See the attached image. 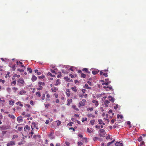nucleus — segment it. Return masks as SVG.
<instances>
[{"label": "nucleus", "instance_id": "58836bf2", "mask_svg": "<svg viewBox=\"0 0 146 146\" xmlns=\"http://www.w3.org/2000/svg\"><path fill=\"white\" fill-rule=\"evenodd\" d=\"M45 95L44 94H43L42 95V96L41 97L42 100H44L45 99Z\"/></svg>", "mask_w": 146, "mask_h": 146}, {"label": "nucleus", "instance_id": "e2e57ef3", "mask_svg": "<svg viewBox=\"0 0 146 146\" xmlns=\"http://www.w3.org/2000/svg\"><path fill=\"white\" fill-rule=\"evenodd\" d=\"M51 90L52 91H54V92H56V90H57V89H56V88H54V91L53 89L52 88Z\"/></svg>", "mask_w": 146, "mask_h": 146}, {"label": "nucleus", "instance_id": "09e8293b", "mask_svg": "<svg viewBox=\"0 0 146 146\" xmlns=\"http://www.w3.org/2000/svg\"><path fill=\"white\" fill-rule=\"evenodd\" d=\"M103 75L106 77H108V76L107 73H104L103 74Z\"/></svg>", "mask_w": 146, "mask_h": 146}, {"label": "nucleus", "instance_id": "5fc2aeb1", "mask_svg": "<svg viewBox=\"0 0 146 146\" xmlns=\"http://www.w3.org/2000/svg\"><path fill=\"white\" fill-rule=\"evenodd\" d=\"M65 144H66V146H70L69 145H70V143L68 142H65Z\"/></svg>", "mask_w": 146, "mask_h": 146}, {"label": "nucleus", "instance_id": "49530a36", "mask_svg": "<svg viewBox=\"0 0 146 146\" xmlns=\"http://www.w3.org/2000/svg\"><path fill=\"white\" fill-rule=\"evenodd\" d=\"M65 80H66L67 81H69V80H70V78H68V77H65L64 78Z\"/></svg>", "mask_w": 146, "mask_h": 146}, {"label": "nucleus", "instance_id": "dca6fc26", "mask_svg": "<svg viewBox=\"0 0 146 146\" xmlns=\"http://www.w3.org/2000/svg\"><path fill=\"white\" fill-rule=\"evenodd\" d=\"M109 90H111L112 91L113 90V89H112V88L111 86H107V89H106V90L108 91Z\"/></svg>", "mask_w": 146, "mask_h": 146}, {"label": "nucleus", "instance_id": "ea45409f", "mask_svg": "<svg viewBox=\"0 0 146 146\" xmlns=\"http://www.w3.org/2000/svg\"><path fill=\"white\" fill-rule=\"evenodd\" d=\"M45 77V76L44 75H42L41 76H38L39 78L43 79Z\"/></svg>", "mask_w": 146, "mask_h": 146}, {"label": "nucleus", "instance_id": "2eb2a0df", "mask_svg": "<svg viewBox=\"0 0 146 146\" xmlns=\"http://www.w3.org/2000/svg\"><path fill=\"white\" fill-rule=\"evenodd\" d=\"M104 102L106 106H108V104L110 103V101L109 100H105Z\"/></svg>", "mask_w": 146, "mask_h": 146}, {"label": "nucleus", "instance_id": "5701e85b", "mask_svg": "<svg viewBox=\"0 0 146 146\" xmlns=\"http://www.w3.org/2000/svg\"><path fill=\"white\" fill-rule=\"evenodd\" d=\"M115 140H113L112 141H111V142H109V143H107V146H110V145L112 143H113L114 141H115Z\"/></svg>", "mask_w": 146, "mask_h": 146}, {"label": "nucleus", "instance_id": "393cba45", "mask_svg": "<svg viewBox=\"0 0 146 146\" xmlns=\"http://www.w3.org/2000/svg\"><path fill=\"white\" fill-rule=\"evenodd\" d=\"M72 108L73 109L76 110L77 111H78L79 110V109H78V108H77L76 107V106H74V105L72 106Z\"/></svg>", "mask_w": 146, "mask_h": 146}, {"label": "nucleus", "instance_id": "6e6552de", "mask_svg": "<svg viewBox=\"0 0 146 146\" xmlns=\"http://www.w3.org/2000/svg\"><path fill=\"white\" fill-rule=\"evenodd\" d=\"M87 131L88 133H91L93 132L94 130L92 128L89 129V128H88L87 129Z\"/></svg>", "mask_w": 146, "mask_h": 146}, {"label": "nucleus", "instance_id": "13d9d810", "mask_svg": "<svg viewBox=\"0 0 146 146\" xmlns=\"http://www.w3.org/2000/svg\"><path fill=\"white\" fill-rule=\"evenodd\" d=\"M20 75H17L16 74H15L14 75V77H17V78H19L20 77Z\"/></svg>", "mask_w": 146, "mask_h": 146}, {"label": "nucleus", "instance_id": "20e7f679", "mask_svg": "<svg viewBox=\"0 0 146 146\" xmlns=\"http://www.w3.org/2000/svg\"><path fill=\"white\" fill-rule=\"evenodd\" d=\"M17 121H18L19 123L20 122H22L23 121V118L21 116H19L17 117Z\"/></svg>", "mask_w": 146, "mask_h": 146}, {"label": "nucleus", "instance_id": "412c9836", "mask_svg": "<svg viewBox=\"0 0 146 146\" xmlns=\"http://www.w3.org/2000/svg\"><path fill=\"white\" fill-rule=\"evenodd\" d=\"M38 85H40L41 86H44L45 85V83L44 82H38Z\"/></svg>", "mask_w": 146, "mask_h": 146}, {"label": "nucleus", "instance_id": "72a5a7b5", "mask_svg": "<svg viewBox=\"0 0 146 146\" xmlns=\"http://www.w3.org/2000/svg\"><path fill=\"white\" fill-rule=\"evenodd\" d=\"M9 104L10 105H13L14 104V102L13 101H9Z\"/></svg>", "mask_w": 146, "mask_h": 146}, {"label": "nucleus", "instance_id": "aec40b11", "mask_svg": "<svg viewBox=\"0 0 146 146\" xmlns=\"http://www.w3.org/2000/svg\"><path fill=\"white\" fill-rule=\"evenodd\" d=\"M60 80L58 79L56 81V83L55 84V86H57L60 84Z\"/></svg>", "mask_w": 146, "mask_h": 146}, {"label": "nucleus", "instance_id": "69168bd1", "mask_svg": "<svg viewBox=\"0 0 146 146\" xmlns=\"http://www.w3.org/2000/svg\"><path fill=\"white\" fill-rule=\"evenodd\" d=\"M86 90L84 89H83L82 90V92L83 93H85Z\"/></svg>", "mask_w": 146, "mask_h": 146}, {"label": "nucleus", "instance_id": "a211bd4d", "mask_svg": "<svg viewBox=\"0 0 146 146\" xmlns=\"http://www.w3.org/2000/svg\"><path fill=\"white\" fill-rule=\"evenodd\" d=\"M8 115L9 117L12 118L13 119H14L15 118L13 114H9Z\"/></svg>", "mask_w": 146, "mask_h": 146}, {"label": "nucleus", "instance_id": "423d86ee", "mask_svg": "<svg viewBox=\"0 0 146 146\" xmlns=\"http://www.w3.org/2000/svg\"><path fill=\"white\" fill-rule=\"evenodd\" d=\"M66 94L67 96L69 97L70 96V92L69 89H68L66 90Z\"/></svg>", "mask_w": 146, "mask_h": 146}, {"label": "nucleus", "instance_id": "c9c22d12", "mask_svg": "<svg viewBox=\"0 0 146 146\" xmlns=\"http://www.w3.org/2000/svg\"><path fill=\"white\" fill-rule=\"evenodd\" d=\"M78 146H81L83 144V143L82 142L79 141L78 143Z\"/></svg>", "mask_w": 146, "mask_h": 146}, {"label": "nucleus", "instance_id": "603ef678", "mask_svg": "<svg viewBox=\"0 0 146 146\" xmlns=\"http://www.w3.org/2000/svg\"><path fill=\"white\" fill-rule=\"evenodd\" d=\"M49 106H50V104H47L45 105V107L46 108H48V107Z\"/></svg>", "mask_w": 146, "mask_h": 146}, {"label": "nucleus", "instance_id": "3c124183", "mask_svg": "<svg viewBox=\"0 0 146 146\" xmlns=\"http://www.w3.org/2000/svg\"><path fill=\"white\" fill-rule=\"evenodd\" d=\"M61 123V122L60 121H59V120H58V122L57 123V126H59Z\"/></svg>", "mask_w": 146, "mask_h": 146}, {"label": "nucleus", "instance_id": "bb28decb", "mask_svg": "<svg viewBox=\"0 0 146 146\" xmlns=\"http://www.w3.org/2000/svg\"><path fill=\"white\" fill-rule=\"evenodd\" d=\"M111 82L110 81H109L106 82H105L102 84V85H108L109 84L111 83Z\"/></svg>", "mask_w": 146, "mask_h": 146}, {"label": "nucleus", "instance_id": "4c0bfd02", "mask_svg": "<svg viewBox=\"0 0 146 146\" xmlns=\"http://www.w3.org/2000/svg\"><path fill=\"white\" fill-rule=\"evenodd\" d=\"M117 117L118 118H120L121 119H122L123 118V116L122 115H119L118 114L117 115Z\"/></svg>", "mask_w": 146, "mask_h": 146}, {"label": "nucleus", "instance_id": "f8f14e48", "mask_svg": "<svg viewBox=\"0 0 146 146\" xmlns=\"http://www.w3.org/2000/svg\"><path fill=\"white\" fill-rule=\"evenodd\" d=\"M108 98L110 101H111L112 102H114V98L111 96H110L108 97Z\"/></svg>", "mask_w": 146, "mask_h": 146}, {"label": "nucleus", "instance_id": "1a4fd4ad", "mask_svg": "<svg viewBox=\"0 0 146 146\" xmlns=\"http://www.w3.org/2000/svg\"><path fill=\"white\" fill-rule=\"evenodd\" d=\"M37 77L34 75H32V77L31 78V80L32 81L34 82L36 81L37 79Z\"/></svg>", "mask_w": 146, "mask_h": 146}, {"label": "nucleus", "instance_id": "79ce46f5", "mask_svg": "<svg viewBox=\"0 0 146 146\" xmlns=\"http://www.w3.org/2000/svg\"><path fill=\"white\" fill-rule=\"evenodd\" d=\"M16 84V80H14L11 83V85L13 84L14 85H15Z\"/></svg>", "mask_w": 146, "mask_h": 146}, {"label": "nucleus", "instance_id": "de8ad7c7", "mask_svg": "<svg viewBox=\"0 0 146 146\" xmlns=\"http://www.w3.org/2000/svg\"><path fill=\"white\" fill-rule=\"evenodd\" d=\"M17 65H19V64L22 65L23 64V63L21 62H17Z\"/></svg>", "mask_w": 146, "mask_h": 146}, {"label": "nucleus", "instance_id": "4d7b16f0", "mask_svg": "<svg viewBox=\"0 0 146 146\" xmlns=\"http://www.w3.org/2000/svg\"><path fill=\"white\" fill-rule=\"evenodd\" d=\"M118 104H116L115 106L114 107V108L116 110L118 108Z\"/></svg>", "mask_w": 146, "mask_h": 146}, {"label": "nucleus", "instance_id": "6e6d98bb", "mask_svg": "<svg viewBox=\"0 0 146 146\" xmlns=\"http://www.w3.org/2000/svg\"><path fill=\"white\" fill-rule=\"evenodd\" d=\"M105 135V133H103L102 135L101 134H100V133L99 134V135L100 137H104V135Z\"/></svg>", "mask_w": 146, "mask_h": 146}, {"label": "nucleus", "instance_id": "9d476101", "mask_svg": "<svg viewBox=\"0 0 146 146\" xmlns=\"http://www.w3.org/2000/svg\"><path fill=\"white\" fill-rule=\"evenodd\" d=\"M26 93V92L22 89L21 91H20L19 92V94L21 95H23V94H25Z\"/></svg>", "mask_w": 146, "mask_h": 146}, {"label": "nucleus", "instance_id": "a878e982", "mask_svg": "<svg viewBox=\"0 0 146 146\" xmlns=\"http://www.w3.org/2000/svg\"><path fill=\"white\" fill-rule=\"evenodd\" d=\"M99 131L101 133H105V134L106 133V132H105V130L103 129H100Z\"/></svg>", "mask_w": 146, "mask_h": 146}, {"label": "nucleus", "instance_id": "774afa93", "mask_svg": "<svg viewBox=\"0 0 146 146\" xmlns=\"http://www.w3.org/2000/svg\"><path fill=\"white\" fill-rule=\"evenodd\" d=\"M69 76L72 78H73L74 77V75H72V74H70V75H69Z\"/></svg>", "mask_w": 146, "mask_h": 146}, {"label": "nucleus", "instance_id": "c85d7f7f", "mask_svg": "<svg viewBox=\"0 0 146 146\" xmlns=\"http://www.w3.org/2000/svg\"><path fill=\"white\" fill-rule=\"evenodd\" d=\"M39 87L37 89L38 90H42V89L43 87L42 86L40 85H39Z\"/></svg>", "mask_w": 146, "mask_h": 146}, {"label": "nucleus", "instance_id": "a18cd8bd", "mask_svg": "<svg viewBox=\"0 0 146 146\" xmlns=\"http://www.w3.org/2000/svg\"><path fill=\"white\" fill-rule=\"evenodd\" d=\"M82 71H85L86 72H88V69L87 68H84L83 69H82Z\"/></svg>", "mask_w": 146, "mask_h": 146}, {"label": "nucleus", "instance_id": "ddd939ff", "mask_svg": "<svg viewBox=\"0 0 146 146\" xmlns=\"http://www.w3.org/2000/svg\"><path fill=\"white\" fill-rule=\"evenodd\" d=\"M68 103L67 105L69 106L70 104L72 102V99H69L67 100Z\"/></svg>", "mask_w": 146, "mask_h": 146}, {"label": "nucleus", "instance_id": "39448f33", "mask_svg": "<svg viewBox=\"0 0 146 146\" xmlns=\"http://www.w3.org/2000/svg\"><path fill=\"white\" fill-rule=\"evenodd\" d=\"M92 103L94 104L95 106H97L98 105V101H96L95 100H92Z\"/></svg>", "mask_w": 146, "mask_h": 146}, {"label": "nucleus", "instance_id": "e433bc0d", "mask_svg": "<svg viewBox=\"0 0 146 146\" xmlns=\"http://www.w3.org/2000/svg\"><path fill=\"white\" fill-rule=\"evenodd\" d=\"M81 74V77L84 78H85L86 76V75L85 74H84L83 73H82Z\"/></svg>", "mask_w": 146, "mask_h": 146}, {"label": "nucleus", "instance_id": "0eeeda50", "mask_svg": "<svg viewBox=\"0 0 146 146\" xmlns=\"http://www.w3.org/2000/svg\"><path fill=\"white\" fill-rule=\"evenodd\" d=\"M24 129L25 131H26V130L29 131L30 129V128L29 126L28 125H26Z\"/></svg>", "mask_w": 146, "mask_h": 146}, {"label": "nucleus", "instance_id": "bf43d9fd", "mask_svg": "<svg viewBox=\"0 0 146 146\" xmlns=\"http://www.w3.org/2000/svg\"><path fill=\"white\" fill-rule=\"evenodd\" d=\"M110 139V135H109L108 136L106 137V139Z\"/></svg>", "mask_w": 146, "mask_h": 146}, {"label": "nucleus", "instance_id": "cd10ccee", "mask_svg": "<svg viewBox=\"0 0 146 146\" xmlns=\"http://www.w3.org/2000/svg\"><path fill=\"white\" fill-rule=\"evenodd\" d=\"M27 70L29 71L30 73H31L32 72V70L30 68H28L27 69Z\"/></svg>", "mask_w": 146, "mask_h": 146}, {"label": "nucleus", "instance_id": "37998d69", "mask_svg": "<svg viewBox=\"0 0 146 146\" xmlns=\"http://www.w3.org/2000/svg\"><path fill=\"white\" fill-rule=\"evenodd\" d=\"M99 138L98 137H95L93 138V140L94 141H95L97 139H98Z\"/></svg>", "mask_w": 146, "mask_h": 146}, {"label": "nucleus", "instance_id": "473e14b6", "mask_svg": "<svg viewBox=\"0 0 146 146\" xmlns=\"http://www.w3.org/2000/svg\"><path fill=\"white\" fill-rule=\"evenodd\" d=\"M87 111H88L89 110H90V111H92L93 110V108H89L87 109Z\"/></svg>", "mask_w": 146, "mask_h": 146}, {"label": "nucleus", "instance_id": "864d4df0", "mask_svg": "<svg viewBox=\"0 0 146 146\" xmlns=\"http://www.w3.org/2000/svg\"><path fill=\"white\" fill-rule=\"evenodd\" d=\"M12 68L13 70H15V65L14 64H13L12 65Z\"/></svg>", "mask_w": 146, "mask_h": 146}, {"label": "nucleus", "instance_id": "f704fd0d", "mask_svg": "<svg viewBox=\"0 0 146 146\" xmlns=\"http://www.w3.org/2000/svg\"><path fill=\"white\" fill-rule=\"evenodd\" d=\"M77 129V127L76 126L74 127L73 128L72 127H70L69 129H72L73 131H74L75 130Z\"/></svg>", "mask_w": 146, "mask_h": 146}, {"label": "nucleus", "instance_id": "7c9ffc66", "mask_svg": "<svg viewBox=\"0 0 146 146\" xmlns=\"http://www.w3.org/2000/svg\"><path fill=\"white\" fill-rule=\"evenodd\" d=\"M36 94L37 96L38 97H40L41 96V95L40 92H38L36 93Z\"/></svg>", "mask_w": 146, "mask_h": 146}, {"label": "nucleus", "instance_id": "f3484780", "mask_svg": "<svg viewBox=\"0 0 146 146\" xmlns=\"http://www.w3.org/2000/svg\"><path fill=\"white\" fill-rule=\"evenodd\" d=\"M84 88H86V89H91V88L90 87H89L88 86V85L87 84H85V85L84 86Z\"/></svg>", "mask_w": 146, "mask_h": 146}, {"label": "nucleus", "instance_id": "680f3d73", "mask_svg": "<svg viewBox=\"0 0 146 146\" xmlns=\"http://www.w3.org/2000/svg\"><path fill=\"white\" fill-rule=\"evenodd\" d=\"M0 82H1L3 84H4L5 83V81L4 80H2L1 79L0 80Z\"/></svg>", "mask_w": 146, "mask_h": 146}, {"label": "nucleus", "instance_id": "8fccbe9b", "mask_svg": "<svg viewBox=\"0 0 146 146\" xmlns=\"http://www.w3.org/2000/svg\"><path fill=\"white\" fill-rule=\"evenodd\" d=\"M138 141H142V137L141 136L140 137H139L138 139Z\"/></svg>", "mask_w": 146, "mask_h": 146}, {"label": "nucleus", "instance_id": "4468645a", "mask_svg": "<svg viewBox=\"0 0 146 146\" xmlns=\"http://www.w3.org/2000/svg\"><path fill=\"white\" fill-rule=\"evenodd\" d=\"M99 123L100 124H102L103 125H105V123L103 122L102 120V119H99L98 120Z\"/></svg>", "mask_w": 146, "mask_h": 146}, {"label": "nucleus", "instance_id": "0e129e2a", "mask_svg": "<svg viewBox=\"0 0 146 146\" xmlns=\"http://www.w3.org/2000/svg\"><path fill=\"white\" fill-rule=\"evenodd\" d=\"M32 124L35 127L37 125L36 123H35V122H33Z\"/></svg>", "mask_w": 146, "mask_h": 146}, {"label": "nucleus", "instance_id": "f257e3e1", "mask_svg": "<svg viewBox=\"0 0 146 146\" xmlns=\"http://www.w3.org/2000/svg\"><path fill=\"white\" fill-rule=\"evenodd\" d=\"M17 82V85L19 86H21L22 85H23L22 84L24 83V81L23 79L21 78L18 79Z\"/></svg>", "mask_w": 146, "mask_h": 146}, {"label": "nucleus", "instance_id": "a19ab883", "mask_svg": "<svg viewBox=\"0 0 146 146\" xmlns=\"http://www.w3.org/2000/svg\"><path fill=\"white\" fill-rule=\"evenodd\" d=\"M17 137H18L17 135H14L13 136V138H12V139H14L15 138H17Z\"/></svg>", "mask_w": 146, "mask_h": 146}, {"label": "nucleus", "instance_id": "9b49d317", "mask_svg": "<svg viewBox=\"0 0 146 146\" xmlns=\"http://www.w3.org/2000/svg\"><path fill=\"white\" fill-rule=\"evenodd\" d=\"M79 96L80 97L83 98L84 96L85 98H86V97L87 96V94H83L82 95L79 94Z\"/></svg>", "mask_w": 146, "mask_h": 146}, {"label": "nucleus", "instance_id": "c756f323", "mask_svg": "<svg viewBox=\"0 0 146 146\" xmlns=\"http://www.w3.org/2000/svg\"><path fill=\"white\" fill-rule=\"evenodd\" d=\"M16 104L17 105L19 104V105L21 107L23 106V105L21 103V102H17Z\"/></svg>", "mask_w": 146, "mask_h": 146}, {"label": "nucleus", "instance_id": "4be33fe9", "mask_svg": "<svg viewBox=\"0 0 146 146\" xmlns=\"http://www.w3.org/2000/svg\"><path fill=\"white\" fill-rule=\"evenodd\" d=\"M98 72H99V71L94 70L92 71V73L94 75H95L97 74Z\"/></svg>", "mask_w": 146, "mask_h": 146}, {"label": "nucleus", "instance_id": "f03ea898", "mask_svg": "<svg viewBox=\"0 0 146 146\" xmlns=\"http://www.w3.org/2000/svg\"><path fill=\"white\" fill-rule=\"evenodd\" d=\"M86 100L85 99H83L82 101H80L78 104V106L79 107L81 106H84L85 105V103Z\"/></svg>", "mask_w": 146, "mask_h": 146}, {"label": "nucleus", "instance_id": "b1692460", "mask_svg": "<svg viewBox=\"0 0 146 146\" xmlns=\"http://www.w3.org/2000/svg\"><path fill=\"white\" fill-rule=\"evenodd\" d=\"M12 90H13V92H15L18 90V89L17 88L14 87L12 88Z\"/></svg>", "mask_w": 146, "mask_h": 146}, {"label": "nucleus", "instance_id": "6ab92c4d", "mask_svg": "<svg viewBox=\"0 0 146 146\" xmlns=\"http://www.w3.org/2000/svg\"><path fill=\"white\" fill-rule=\"evenodd\" d=\"M71 89L72 91H74L75 92H77V90L76 89V87L74 86V87H72L71 88Z\"/></svg>", "mask_w": 146, "mask_h": 146}, {"label": "nucleus", "instance_id": "7ed1b4c3", "mask_svg": "<svg viewBox=\"0 0 146 146\" xmlns=\"http://www.w3.org/2000/svg\"><path fill=\"white\" fill-rule=\"evenodd\" d=\"M15 144V143L14 141H9L7 143V146H10L11 145H14Z\"/></svg>", "mask_w": 146, "mask_h": 146}, {"label": "nucleus", "instance_id": "052dcab7", "mask_svg": "<svg viewBox=\"0 0 146 146\" xmlns=\"http://www.w3.org/2000/svg\"><path fill=\"white\" fill-rule=\"evenodd\" d=\"M22 127H18V129L19 131H21V130L23 129Z\"/></svg>", "mask_w": 146, "mask_h": 146}, {"label": "nucleus", "instance_id": "2f4dec72", "mask_svg": "<svg viewBox=\"0 0 146 146\" xmlns=\"http://www.w3.org/2000/svg\"><path fill=\"white\" fill-rule=\"evenodd\" d=\"M95 122V121L94 120H93L90 121V123L92 124V125H93L94 124Z\"/></svg>", "mask_w": 146, "mask_h": 146}, {"label": "nucleus", "instance_id": "c03bdc74", "mask_svg": "<svg viewBox=\"0 0 146 146\" xmlns=\"http://www.w3.org/2000/svg\"><path fill=\"white\" fill-rule=\"evenodd\" d=\"M17 70L19 71H20V72H24V70L23 69H18V70Z\"/></svg>", "mask_w": 146, "mask_h": 146}, {"label": "nucleus", "instance_id": "338daca9", "mask_svg": "<svg viewBox=\"0 0 146 146\" xmlns=\"http://www.w3.org/2000/svg\"><path fill=\"white\" fill-rule=\"evenodd\" d=\"M30 115H31L30 114H28L27 115H25V117H29L30 116Z\"/></svg>", "mask_w": 146, "mask_h": 146}]
</instances>
